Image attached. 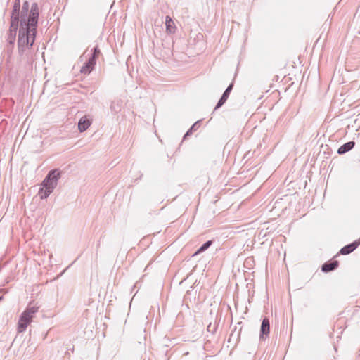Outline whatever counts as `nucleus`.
<instances>
[{
    "mask_svg": "<svg viewBox=\"0 0 360 360\" xmlns=\"http://www.w3.org/2000/svg\"><path fill=\"white\" fill-rule=\"evenodd\" d=\"M36 32L37 31L20 25L18 44V52L20 56L25 54L27 51L32 46L35 40Z\"/></svg>",
    "mask_w": 360,
    "mask_h": 360,
    "instance_id": "1",
    "label": "nucleus"
},
{
    "mask_svg": "<svg viewBox=\"0 0 360 360\" xmlns=\"http://www.w3.org/2000/svg\"><path fill=\"white\" fill-rule=\"evenodd\" d=\"M60 177V172L56 169L51 170L42 181L43 188H40L39 194L41 199L46 198L54 190Z\"/></svg>",
    "mask_w": 360,
    "mask_h": 360,
    "instance_id": "2",
    "label": "nucleus"
},
{
    "mask_svg": "<svg viewBox=\"0 0 360 360\" xmlns=\"http://www.w3.org/2000/svg\"><path fill=\"white\" fill-rule=\"evenodd\" d=\"M39 311L38 306H31L30 304L20 315L18 325V333H22L26 330L28 325L32 321V319Z\"/></svg>",
    "mask_w": 360,
    "mask_h": 360,
    "instance_id": "3",
    "label": "nucleus"
},
{
    "mask_svg": "<svg viewBox=\"0 0 360 360\" xmlns=\"http://www.w3.org/2000/svg\"><path fill=\"white\" fill-rule=\"evenodd\" d=\"M39 11L37 4H33L31 7L30 13L27 18H22L20 20V25L29 27L30 30L36 31L37 25L38 22Z\"/></svg>",
    "mask_w": 360,
    "mask_h": 360,
    "instance_id": "4",
    "label": "nucleus"
},
{
    "mask_svg": "<svg viewBox=\"0 0 360 360\" xmlns=\"http://www.w3.org/2000/svg\"><path fill=\"white\" fill-rule=\"evenodd\" d=\"M20 8V1L15 0L11 17V22L13 24V27L15 26V23L19 24V21L20 22L19 19Z\"/></svg>",
    "mask_w": 360,
    "mask_h": 360,
    "instance_id": "5",
    "label": "nucleus"
},
{
    "mask_svg": "<svg viewBox=\"0 0 360 360\" xmlns=\"http://www.w3.org/2000/svg\"><path fill=\"white\" fill-rule=\"evenodd\" d=\"M96 65V61L94 60V57H89L88 60L84 63L80 70L82 74L88 75L89 74Z\"/></svg>",
    "mask_w": 360,
    "mask_h": 360,
    "instance_id": "6",
    "label": "nucleus"
},
{
    "mask_svg": "<svg viewBox=\"0 0 360 360\" xmlns=\"http://www.w3.org/2000/svg\"><path fill=\"white\" fill-rule=\"evenodd\" d=\"M233 84H231L225 90V91L224 92V94H222L221 98L219 99V101H218L214 110L220 108L221 106H222L224 105V103L226 101V100L228 99L229 98V96L230 94V92L231 91L232 89H233Z\"/></svg>",
    "mask_w": 360,
    "mask_h": 360,
    "instance_id": "7",
    "label": "nucleus"
},
{
    "mask_svg": "<svg viewBox=\"0 0 360 360\" xmlns=\"http://www.w3.org/2000/svg\"><path fill=\"white\" fill-rule=\"evenodd\" d=\"M269 321L267 318H264L262 321L260 329V338H263L264 335H268L269 333Z\"/></svg>",
    "mask_w": 360,
    "mask_h": 360,
    "instance_id": "8",
    "label": "nucleus"
},
{
    "mask_svg": "<svg viewBox=\"0 0 360 360\" xmlns=\"http://www.w3.org/2000/svg\"><path fill=\"white\" fill-rule=\"evenodd\" d=\"M91 122L86 117H82L78 122V129L80 132L86 131L91 125Z\"/></svg>",
    "mask_w": 360,
    "mask_h": 360,
    "instance_id": "9",
    "label": "nucleus"
},
{
    "mask_svg": "<svg viewBox=\"0 0 360 360\" xmlns=\"http://www.w3.org/2000/svg\"><path fill=\"white\" fill-rule=\"evenodd\" d=\"M18 25L15 23V26L13 27V24L11 22V26L9 29V33L8 36V41L9 44H13L15 41L16 34H17V30L18 28Z\"/></svg>",
    "mask_w": 360,
    "mask_h": 360,
    "instance_id": "10",
    "label": "nucleus"
},
{
    "mask_svg": "<svg viewBox=\"0 0 360 360\" xmlns=\"http://www.w3.org/2000/svg\"><path fill=\"white\" fill-rule=\"evenodd\" d=\"M360 244L358 241H354V243L349 244L345 247H343L340 250V253L342 255H347L353 252Z\"/></svg>",
    "mask_w": 360,
    "mask_h": 360,
    "instance_id": "11",
    "label": "nucleus"
},
{
    "mask_svg": "<svg viewBox=\"0 0 360 360\" xmlns=\"http://www.w3.org/2000/svg\"><path fill=\"white\" fill-rule=\"evenodd\" d=\"M101 53V51L96 46L94 48L93 50L91 51L89 53H88V51L86 50L82 56H81L80 59L82 60L84 58H86L87 56L89 57H94V60L96 61V58L98 56V55Z\"/></svg>",
    "mask_w": 360,
    "mask_h": 360,
    "instance_id": "12",
    "label": "nucleus"
},
{
    "mask_svg": "<svg viewBox=\"0 0 360 360\" xmlns=\"http://www.w3.org/2000/svg\"><path fill=\"white\" fill-rule=\"evenodd\" d=\"M165 25L167 32L174 33L175 32L176 27L174 25V22L169 15H167L165 18Z\"/></svg>",
    "mask_w": 360,
    "mask_h": 360,
    "instance_id": "13",
    "label": "nucleus"
},
{
    "mask_svg": "<svg viewBox=\"0 0 360 360\" xmlns=\"http://www.w3.org/2000/svg\"><path fill=\"white\" fill-rule=\"evenodd\" d=\"M354 145L355 143L354 141L347 142L338 148V153L339 154H344L352 150L354 148Z\"/></svg>",
    "mask_w": 360,
    "mask_h": 360,
    "instance_id": "14",
    "label": "nucleus"
},
{
    "mask_svg": "<svg viewBox=\"0 0 360 360\" xmlns=\"http://www.w3.org/2000/svg\"><path fill=\"white\" fill-rule=\"evenodd\" d=\"M338 265V261H333L330 263H325L322 265L321 270L324 272H328L336 269Z\"/></svg>",
    "mask_w": 360,
    "mask_h": 360,
    "instance_id": "15",
    "label": "nucleus"
},
{
    "mask_svg": "<svg viewBox=\"0 0 360 360\" xmlns=\"http://www.w3.org/2000/svg\"><path fill=\"white\" fill-rule=\"evenodd\" d=\"M28 10H29V3L27 1H25L22 4L21 15H20V20H22V18L27 17Z\"/></svg>",
    "mask_w": 360,
    "mask_h": 360,
    "instance_id": "16",
    "label": "nucleus"
},
{
    "mask_svg": "<svg viewBox=\"0 0 360 360\" xmlns=\"http://www.w3.org/2000/svg\"><path fill=\"white\" fill-rule=\"evenodd\" d=\"M212 244V241L210 240H208L207 241L206 243H205L197 251V252L195 254H198V253H200V252H202L205 250H206Z\"/></svg>",
    "mask_w": 360,
    "mask_h": 360,
    "instance_id": "17",
    "label": "nucleus"
},
{
    "mask_svg": "<svg viewBox=\"0 0 360 360\" xmlns=\"http://www.w3.org/2000/svg\"><path fill=\"white\" fill-rule=\"evenodd\" d=\"M198 122H196L193 124V126L191 127V129L186 133V134L184 136V139H185L188 136H189L193 130H195V127L198 125Z\"/></svg>",
    "mask_w": 360,
    "mask_h": 360,
    "instance_id": "18",
    "label": "nucleus"
},
{
    "mask_svg": "<svg viewBox=\"0 0 360 360\" xmlns=\"http://www.w3.org/2000/svg\"><path fill=\"white\" fill-rule=\"evenodd\" d=\"M110 108H111L112 110H113V109H114V108H113V105H112L110 106Z\"/></svg>",
    "mask_w": 360,
    "mask_h": 360,
    "instance_id": "19",
    "label": "nucleus"
}]
</instances>
